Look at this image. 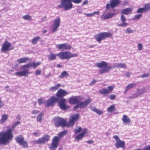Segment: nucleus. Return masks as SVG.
I'll return each instance as SVG.
<instances>
[{
    "mask_svg": "<svg viewBox=\"0 0 150 150\" xmlns=\"http://www.w3.org/2000/svg\"><path fill=\"white\" fill-rule=\"evenodd\" d=\"M66 99L64 98H62L59 102V106L62 110H66L69 108V106L66 105L65 104Z\"/></svg>",
    "mask_w": 150,
    "mask_h": 150,
    "instance_id": "2eb2a0df",
    "label": "nucleus"
},
{
    "mask_svg": "<svg viewBox=\"0 0 150 150\" xmlns=\"http://www.w3.org/2000/svg\"><path fill=\"white\" fill-rule=\"evenodd\" d=\"M38 102L39 105H42L44 103V100L41 98H39L38 100Z\"/></svg>",
    "mask_w": 150,
    "mask_h": 150,
    "instance_id": "864d4df0",
    "label": "nucleus"
},
{
    "mask_svg": "<svg viewBox=\"0 0 150 150\" xmlns=\"http://www.w3.org/2000/svg\"><path fill=\"white\" fill-rule=\"evenodd\" d=\"M143 8L146 12L149 11L150 10V4L149 3L145 4Z\"/></svg>",
    "mask_w": 150,
    "mask_h": 150,
    "instance_id": "f704fd0d",
    "label": "nucleus"
},
{
    "mask_svg": "<svg viewBox=\"0 0 150 150\" xmlns=\"http://www.w3.org/2000/svg\"><path fill=\"white\" fill-rule=\"evenodd\" d=\"M82 128L81 127H79L77 129L74 130V133L75 134H77L80 133L82 131Z\"/></svg>",
    "mask_w": 150,
    "mask_h": 150,
    "instance_id": "8fccbe9b",
    "label": "nucleus"
},
{
    "mask_svg": "<svg viewBox=\"0 0 150 150\" xmlns=\"http://www.w3.org/2000/svg\"><path fill=\"white\" fill-rule=\"evenodd\" d=\"M97 82V80H93L92 81H91L90 83V85L91 86H93Z\"/></svg>",
    "mask_w": 150,
    "mask_h": 150,
    "instance_id": "e2e57ef3",
    "label": "nucleus"
},
{
    "mask_svg": "<svg viewBox=\"0 0 150 150\" xmlns=\"http://www.w3.org/2000/svg\"><path fill=\"white\" fill-rule=\"evenodd\" d=\"M113 138L115 140L116 142L115 144V147L117 148H122L124 149L125 148V142L121 140L117 135H115Z\"/></svg>",
    "mask_w": 150,
    "mask_h": 150,
    "instance_id": "6e6552de",
    "label": "nucleus"
},
{
    "mask_svg": "<svg viewBox=\"0 0 150 150\" xmlns=\"http://www.w3.org/2000/svg\"><path fill=\"white\" fill-rule=\"evenodd\" d=\"M31 67H31V63H29L28 64H26L23 65L22 67V68L23 69H24L25 68H28Z\"/></svg>",
    "mask_w": 150,
    "mask_h": 150,
    "instance_id": "09e8293b",
    "label": "nucleus"
},
{
    "mask_svg": "<svg viewBox=\"0 0 150 150\" xmlns=\"http://www.w3.org/2000/svg\"><path fill=\"white\" fill-rule=\"evenodd\" d=\"M112 35V34L109 32H104L96 35L94 36V38L97 41L100 43L101 41L107 38H110Z\"/></svg>",
    "mask_w": 150,
    "mask_h": 150,
    "instance_id": "39448f33",
    "label": "nucleus"
},
{
    "mask_svg": "<svg viewBox=\"0 0 150 150\" xmlns=\"http://www.w3.org/2000/svg\"><path fill=\"white\" fill-rule=\"evenodd\" d=\"M39 112V111L36 110H33L31 112L32 114L34 115L37 114Z\"/></svg>",
    "mask_w": 150,
    "mask_h": 150,
    "instance_id": "052dcab7",
    "label": "nucleus"
},
{
    "mask_svg": "<svg viewBox=\"0 0 150 150\" xmlns=\"http://www.w3.org/2000/svg\"><path fill=\"white\" fill-rule=\"evenodd\" d=\"M143 150H150V146H148L144 147Z\"/></svg>",
    "mask_w": 150,
    "mask_h": 150,
    "instance_id": "338daca9",
    "label": "nucleus"
},
{
    "mask_svg": "<svg viewBox=\"0 0 150 150\" xmlns=\"http://www.w3.org/2000/svg\"><path fill=\"white\" fill-rule=\"evenodd\" d=\"M84 14L88 17H92L93 16V13H84Z\"/></svg>",
    "mask_w": 150,
    "mask_h": 150,
    "instance_id": "680f3d73",
    "label": "nucleus"
},
{
    "mask_svg": "<svg viewBox=\"0 0 150 150\" xmlns=\"http://www.w3.org/2000/svg\"><path fill=\"white\" fill-rule=\"evenodd\" d=\"M11 46V44L10 42L7 41H6L2 45V47L1 49V51L2 52L10 51L11 50L13 49V47L10 48Z\"/></svg>",
    "mask_w": 150,
    "mask_h": 150,
    "instance_id": "f8f14e48",
    "label": "nucleus"
},
{
    "mask_svg": "<svg viewBox=\"0 0 150 150\" xmlns=\"http://www.w3.org/2000/svg\"><path fill=\"white\" fill-rule=\"evenodd\" d=\"M79 116L78 114H74L70 117L69 121L67 122V127H72L75 122L79 119Z\"/></svg>",
    "mask_w": 150,
    "mask_h": 150,
    "instance_id": "1a4fd4ad",
    "label": "nucleus"
},
{
    "mask_svg": "<svg viewBox=\"0 0 150 150\" xmlns=\"http://www.w3.org/2000/svg\"><path fill=\"white\" fill-rule=\"evenodd\" d=\"M122 120L123 124L124 125H126L129 124L131 122V120L126 115H123L122 117Z\"/></svg>",
    "mask_w": 150,
    "mask_h": 150,
    "instance_id": "4be33fe9",
    "label": "nucleus"
},
{
    "mask_svg": "<svg viewBox=\"0 0 150 150\" xmlns=\"http://www.w3.org/2000/svg\"><path fill=\"white\" fill-rule=\"evenodd\" d=\"M115 68H126V65L125 63H115Z\"/></svg>",
    "mask_w": 150,
    "mask_h": 150,
    "instance_id": "c85d7f7f",
    "label": "nucleus"
},
{
    "mask_svg": "<svg viewBox=\"0 0 150 150\" xmlns=\"http://www.w3.org/2000/svg\"><path fill=\"white\" fill-rule=\"evenodd\" d=\"M132 11V9L130 8H128L122 9L121 11V13L128 15Z\"/></svg>",
    "mask_w": 150,
    "mask_h": 150,
    "instance_id": "393cba45",
    "label": "nucleus"
},
{
    "mask_svg": "<svg viewBox=\"0 0 150 150\" xmlns=\"http://www.w3.org/2000/svg\"><path fill=\"white\" fill-rule=\"evenodd\" d=\"M56 47L60 50H70L71 47L67 43H64L61 44H57L56 45Z\"/></svg>",
    "mask_w": 150,
    "mask_h": 150,
    "instance_id": "4468645a",
    "label": "nucleus"
},
{
    "mask_svg": "<svg viewBox=\"0 0 150 150\" xmlns=\"http://www.w3.org/2000/svg\"><path fill=\"white\" fill-rule=\"evenodd\" d=\"M58 101L57 98L54 96H52L47 101V103L46 106L49 107L51 106H52L54 104Z\"/></svg>",
    "mask_w": 150,
    "mask_h": 150,
    "instance_id": "f3484780",
    "label": "nucleus"
},
{
    "mask_svg": "<svg viewBox=\"0 0 150 150\" xmlns=\"http://www.w3.org/2000/svg\"><path fill=\"white\" fill-rule=\"evenodd\" d=\"M84 137V136L80 133L76 136V139L78 141H79L80 140L82 139Z\"/></svg>",
    "mask_w": 150,
    "mask_h": 150,
    "instance_id": "49530a36",
    "label": "nucleus"
},
{
    "mask_svg": "<svg viewBox=\"0 0 150 150\" xmlns=\"http://www.w3.org/2000/svg\"><path fill=\"white\" fill-rule=\"evenodd\" d=\"M24 139V138L22 135H20L16 137L15 140L19 144Z\"/></svg>",
    "mask_w": 150,
    "mask_h": 150,
    "instance_id": "c756f323",
    "label": "nucleus"
},
{
    "mask_svg": "<svg viewBox=\"0 0 150 150\" xmlns=\"http://www.w3.org/2000/svg\"><path fill=\"white\" fill-rule=\"evenodd\" d=\"M137 91L138 92V93L139 95L142 94L144 93L145 92V91L143 88L140 89H137Z\"/></svg>",
    "mask_w": 150,
    "mask_h": 150,
    "instance_id": "37998d69",
    "label": "nucleus"
},
{
    "mask_svg": "<svg viewBox=\"0 0 150 150\" xmlns=\"http://www.w3.org/2000/svg\"><path fill=\"white\" fill-rule=\"evenodd\" d=\"M67 132V130H64V131L59 132L58 134V136L59 137H62L66 134Z\"/></svg>",
    "mask_w": 150,
    "mask_h": 150,
    "instance_id": "a19ab883",
    "label": "nucleus"
},
{
    "mask_svg": "<svg viewBox=\"0 0 150 150\" xmlns=\"http://www.w3.org/2000/svg\"><path fill=\"white\" fill-rule=\"evenodd\" d=\"M57 54H55L53 53H50L47 55L48 59L49 60H53L56 59Z\"/></svg>",
    "mask_w": 150,
    "mask_h": 150,
    "instance_id": "bb28decb",
    "label": "nucleus"
},
{
    "mask_svg": "<svg viewBox=\"0 0 150 150\" xmlns=\"http://www.w3.org/2000/svg\"><path fill=\"white\" fill-rule=\"evenodd\" d=\"M116 98V96L114 94H112L109 97V98L111 100L115 99Z\"/></svg>",
    "mask_w": 150,
    "mask_h": 150,
    "instance_id": "13d9d810",
    "label": "nucleus"
},
{
    "mask_svg": "<svg viewBox=\"0 0 150 150\" xmlns=\"http://www.w3.org/2000/svg\"><path fill=\"white\" fill-rule=\"evenodd\" d=\"M41 64V63L39 62H38L36 63L34 62H31V67H32L34 69L36 68L38 66L40 65Z\"/></svg>",
    "mask_w": 150,
    "mask_h": 150,
    "instance_id": "72a5a7b5",
    "label": "nucleus"
},
{
    "mask_svg": "<svg viewBox=\"0 0 150 150\" xmlns=\"http://www.w3.org/2000/svg\"><path fill=\"white\" fill-rule=\"evenodd\" d=\"M22 18L25 20L28 21H30L32 20V17L29 15H26L23 16H22Z\"/></svg>",
    "mask_w": 150,
    "mask_h": 150,
    "instance_id": "e433bc0d",
    "label": "nucleus"
},
{
    "mask_svg": "<svg viewBox=\"0 0 150 150\" xmlns=\"http://www.w3.org/2000/svg\"><path fill=\"white\" fill-rule=\"evenodd\" d=\"M114 88V87L113 86H109L107 87V88L109 93L113 90Z\"/></svg>",
    "mask_w": 150,
    "mask_h": 150,
    "instance_id": "3c124183",
    "label": "nucleus"
},
{
    "mask_svg": "<svg viewBox=\"0 0 150 150\" xmlns=\"http://www.w3.org/2000/svg\"><path fill=\"white\" fill-rule=\"evenodd\" d=\"M80 96H73L70 97L69 99V102L71 104H75L78 103Z\"/></svg>",
    "mask_w": 150,
    "mask_h": 150,
    "instance_id": "6ab92c4d",
    "label": "nucleus"
},
{
    "mask_svg": "<svg viewBox=\"0 0 150 150\" xmlns=\"http://www.w3.org/2000/svg\"><path fill=\"white\" fill-rule=\"evenodd\" d=\"M60 86V84L57 83L54 86L51 87L49 89V91L50 92L54 91L57 90Z\"/></svg>",
    "mask_w": 150,
    "mask_h": 150,
    "instance_id": "7c9ffc66",
    "label": "nucleus"
},
{
    "mask_svg": "<svg viewBox=\"0 0 150 150\" xmlns=\"http://www.w3.org/2000/svg\"><path fill=\"white\" fill-rule=\"evenodd\" d=\"M59 138L57 136L54 137L52 140L51 145L49 147L50 150H56L58 146Z\"/></svg>",
    "mask_w": 150,
    "mask_h": 150,
    "instance_id": "9b49d317",
    "label": "nucleus"
},
{
    "mask_svg": "<svg viewBox=\"0 0 150 150\" xmlns=\"http://www.w3.org/2000/svg\"><path fill=\"white\" fill-rule=\"evenodd\" d=\"M134 30H132L130 28H128L125 29V33L129 34L130 33H133Z\"/></svg>",
    "mask_w": 150,
    "mask_h": 150,
    "instance_id": "79ce46f5",
    "label": "nucleus"
},
{
    "mask_svg": "<svg viewBox=\"0 0 150 150\" xmlns=\"http://www.w3.org/2000/svg\"><path fill=\"white\" fill-rule=\"evenodd\" d=\"M91 102V99L88 98L84 102L79 101L78 103L80 108H83L87 106Z\"/></svg>",
    "mask_w": 150,
    "mask_h": 150,
    "instance_id": "dca6fc26",
    "label": "nucleus"
},
{
    "mask_svg": "<svg viewBox=\"0 0 150 150\" xmlns=\"http://www.w3.org/2000/svg\"><path fill=\"white\" fill-rule=\"evenodd\" d=\"M19 144L22 146L23 148H26L28 147L27 142L24 140V139Z\"/></svg>",
    "mask_w": 150,
    "mask_h": 150,
    "instance_id": "c9c22d12",
    "label": "nucleus"
},
{
    "mask_svg": "<svg viewBox=\"0 0 150 150\" xmlns=\"http://www.w3.org/2000/svg\"><path fill=\"white\" fill-rule=\"evenodd\" d=\"M115 14V13H109L105 15H102L101 17V18L103 19H107L109 18H112Z\"/></svg>",
    "mask_w": 150,
    "mask_h": 150,
    "instance_id": "5701e85b",
    "label": "nucleus"
},
{
    "mask_svg": "<svg viewBox=\"0 0 150 150\" xmlns=\"http://www.w3.org/2000/svg\"><path fill=\"white\" fill-rule=\"evenodd\" d=\"M88 1L87 0H85V1H84L82 3L81 6L87 5L88 4Z\"/></svg>",
    "mask_w": 150,
    "mask_h": 150,
    "instance_id": "69168bd1",
    "label": "nucleus"
},
{
    "mask_svg": "<svg viewBox=\"0 0 150 150\" xmlns=\"http://www.w3.org/2000/svg\"><path fill=\"white\" fill-rule=\"evenodd\" d=\"M137 85L136 83H131L128 85L126 87L125 91L124 92V93L126 94L128 91V90L130 89L133 88L135 87Z\"/></svg>",
    "mask_w": 150,
    "mask_h": 150,
    "instance_id": "b1692460",
    "label": "nucleus"
},
{
    "mask_svg": "<svg viewBox=\"0 0 150 150\" xmlns=\"http://www.w3.org/2000/svg\"><path fill=\"white\" fill-rule=\"evenodd\" d=\"M149 76V73H144L143 74L140 75V77L143 78H147Z\"/></svg>",
    "mask_w": 150,
    "mask_h": 150,
    "instance_id": "5fc2aeb1",
    "label": "nucleus"
},
{
    "mask_svg": "<svg viewBox=\"0 0 150 150\" xmlns=\"http://www.w3.org/2000/svg\"><path fill=\"white\" fill-rule=\"evenodd\" d=\"M60 19L58 18L54 20V24L51 28L52 33L56 32L60 25Z\"/></svg>",
    "mask_w": 150,
    "mask_h": 150,
    "instance_id": "9d476101",
    "label": "nucleus"
},
{
    "mask_svg": "<svg viewBox=\"0 0 150 150\" xmlns=\"http://www.w3.org/2000/svg\"><path fill=\"white\" fill-rule=\"evenodd\" d=\"M99 93L103 94H107L109 93L108 91L107 88H102L99 90Z\"/></svg>",
    "mask_w": 150,
    "mask_h": 150,
    "instance_id": "473e14b6",
    "label": "nucleus"
},
{
    "mask_svg": "<svg viewBox=\"0 0 150 150\" xmlns=\"http://www.w3.org/2000/svg\"><path fill=\"white\" fill-rule=\"evenodd\" d=\"M137 12L138 13H146L143 8H139L137 10Z\"/></svg>",
    "mask_w": 150,
    "mask_h": 150,
    "instance_id": "de8ad7c7",
    "label": "nucleus"
},
{
    "mask_svg": "<svg viewBox=\"0 0 150 150\" xmlns=\"http://www.w3.org/2000/svg\"><path fill=\"white\" fill-rule=\"evenodd\" d=\"M28 57H24L23 58H20L17 59V61L19 64L26 63L28 60Z\"/></svg>",
    "mask_w": 150,
    "mask_h": 150,
    "instance_id": "cd10ccee",
    "label": "nucleus"
},
{
    "mask_svg": "<svg viewBox=\"0 0 150 150\" xmlns=\"http://www.w3.org/2000/svg\"><path fill=\"white\" fill-rule=\"evenodd\" d=\"M120 0H110V3H107L106 5V8L107 10H108L110 7L113 8L120 3Z\"/></svg>",
    "mask_w": 150,
    "mask_h": 150,
    "instance_id": "ddd939ff",
    "label": "nucleus"
},
{
    "mask_svg": "<svg viewBox=\"0 0 150 150\" xmlns=\"http://www.w3.org/2000/svg\"><path fill=\"white\" fill-rule=\"evenodd\" d=\"M81 1L82 0H61V4L58 5L57 7L60 8H64L65 11H67L73 7V5L71 2L79 4Z\"/></svg>",
    "mask_w": 150,
    "mask_h": 150,
    "instance_id": "f03ea898",
    "label": "nucleus"
},
{
    "mask_svg": "<svg viewBox=\"0 0 150 150\" xmlns=\"http://www.w3.org/2000/svg\"><path fill=\"white\" fill-rule=\"evenodd\" d=\"M138 50H141L143 48V46L142 44L139 43L137 45Z\"/></svg>",
    "mask_w": 150,
    "mask_h": 150,
    "instance_id": "603ef678",
    "label": "nucleus"
},
{
    "mask_svg": "<svg viewBox=\"0 0 150 150\" xmlns=\"http://www.w3.org/2000/svg\"><path fill=\"white\" fill-rule=\"evenodd\" d=\"M50 136L49 135L45 134L43 135L42 137L36 140H33V142L35 144H43L47 142L49 140Z\"/></svg>",
    "mask_w": 150,
    "mask_h": 150,
    "instance_id": "0eeeda50",
    "label": "nucleus"
},
{
    "mask_svg": "<svg viewBox=\"0 0 150 150\" xmlns=\"http://www.w3.org/2000/svg\"><path fill=\"white\" fill-rule=\"evenodd\" d=\"M40 39V37H37L33 38L32 40V42L33 44H35L37 43L38 40Z\"/></svg>",
    "mask_w": 150,
    "mask_h": 150,
    "instance_id": "4c0bfd02",
    "label": "nucleus"
},
{
    "mask_svg": "<svg viewBox=\"0 0 150 150\" xmlns=\"http://www.w3.org/2000/svg\"><path fill=\"white\" fill-rule=\"evenodd\" d=\"M69 93L64 90L60 89L58 90L56 93V96L58 98H62L67 95Z\"/></svg>",
    "mask_w": 150,
    "mask_h": 150,
    "instance_id": "a211bd4d",
    "label": "nucleus"
},
{
    "mask_svg": "<svg viewBox=\"0 0 150 150\" xmlns=\"http://www.w3.org/2000/svg\"><path fill=\"white\" fill-rule=\"evenodd\" d=\"M28 70L25 69L24 71L16 72L15 74L19 76H27L28 75Z\"/></svg>",
    "mask_w": 150,
    "mask_h": 150,
    "instance_id": "aec40b11",
    "label": "nucleus"
},
{
    "mask_svg": "<svg viewBox=\"0 0 150 150\" xmlns=\"http://www.w3.org/2000/svg\"><path fill=\"white\" fill-rule=\"evenodd\" d=\"M20 123V121H18L15 122L13 126L10 129H8L6 132H2L0 133V144H5L12 139L13 137L12 130Z\"/></svg>",
    "mask_w": 150,
    "mask_h": 150,
    "instance_id": "f257e3e1",
    "label": "nucleus"
},
{
    "mask_svg": "<svg viewBox=\"0 0 150 150\" xmlns=\"http://www.w3.org/2000/svg\"><path fill=\"white\" fill-rule=\"evenodd\" d=\"M88 130L87 129H84L81 133L84 137L85 134L88 132Z\"/></svg>",
    "mask_w": 150,
    "mask_h": 150,
    "instance_id": "6e6d98bb",
    "label": "nucleus"
},
{
    "mask_svg": "<svg viewBox=\"0 0 150 150\" xmlns=\"http://www.w3.org/2000/svg\"><path fill=\"white\" fill-rule=\"evenodd\" d=\"M115 110V108L114 105H112L109 107L107 109V111L109 113H112Z\"/></svg>",
    "mask_w": 150,
    "mask_h": 150,
    "instance_id": "2f4dec72",
    "label": "nucleus"
},
{
    "mask_svg": "<svg viewBox=\"0 0 150 150\" xmlns=\"http://www.w3.org/2000/svg\"><path fill=\"white\" fill-rule=\"evenodd\" d=\"M42 115L43 113H41L38 115L37 118V121L39 122H41L42 121Z\"/></svg>",
    "mask_w": 150,
    "mask_h": 150,
    "instance_id": "a18cd8bd",
    "label": "nucleus"
},
{
    "mask_svg": "<svg viewBox=\"0 0 150 150\" xmlns=\"http://www.w3.org/2000/svg\"><path fill=\"white\" fill-rule=\"evenodd\" d=\"M78 54L75 53L72 54L68 51L61 52L57 54V56L61 59H68L73 57H77Z\"/></svg>",
    "mask_w": 150,
    "mask_h": 150,
    "instance_id": "20e7f679",
    "label": "nucleus"
},
{
    "mask_svg": "<svg viewBox=\"0 0 150 150\" xmlns=\"http://www.w3.org/2000/svg\"><path fill=\"white\" fill-rule=\"evenodd\" d=\"M95 65L98 68H103L99 71L100 74L108 72L110 69L115 68V63L113 64L112 66H108V63L104 61H102L100 63H96Z\"/></svg>",
    "mask_w": 150,
    "mask_h": 150,
    "instance_id": "7ed1b4c3",
    "label": "nucleus"
},
{
    "mask_svg": "<svg viewBox=\"0 0 150 150\" xmlns=\"http://www.w3.org/2000/svg\"><path fill=\"white\" fill-rule=\"evenodd\" d=\"M8 115L6 114L2 115L1 116V118L0 121L1 124H3L8 119Z\"/></svg>",
    "mask_w": 150,
    "mask_h": 150,
    "instance_id": "a878e982",
    "label": "nucleus"
},
{
    "mask_svg": "<svg viewBox=\"0 0 150 150\" xmlns=\"http://www.w3.org/2000/svg\"><path fill=\"white\" fill-rule=\"evenodd\" d=\"M54 125L56 127H57L60 126L64 127L65 126L67 127V122H66V120L62 118L59 117H55Z\"/></svg>",
    "mask_w": 150,
    "mask_h": 150,
    "instance_id": "423d86ee",
    "label": "nucleus"
},
{
    "mask_svg": "<svg viewBox=\"0 0 150 150\" xmlns=\"http://www.w3.org/2000/svg\"><path fill=\"white\" fill-rule=\"evenodd\" d=\"M90 109L92 110L93 111L95 112L96 111V110L97 109V108H96V107H93V106L90 107Z\"/></svg>",
    "mask_w": 150,
    "mask_h": 150,
    "instance_id": "0e129e2a",
    "label": "nucleus"
},
{
    "mask_svg": "<svg viewBox=\"0 0 150 150\" xmlns=\"http://www.w3.org/2000/svg\"><path fill=\"white\" fill-rule=\"evenodd\" d=\"M125 75L127 77H129L130 76V74L129 72H126L125 74Z\"/></svg>",
    "mask_w": 150,
    "mask_h": 150,
    "instance_id": "774afa93",
    "label": "nucleus"
},
{
    "mask_svg": "<svg viewBox=\"0 0 150 150\" xmlns=\"http://www.w3.org/2000/svg\"><path fill=\"white\" fill-rule=\"evenodd\" d=\"M95 112L98 115H101L103 114V112L101 110L97 109Z\"/></svg>",
    "mask_w": 150,
    "mask_h": 150,
    "instance_id": "4d7b16f0",
    "label": "nucleus"
},
{
    "mask_svg": "<svg viewBox=\"0 0 150 150\" xmlns=\"http://www.w3.org/2000/svg\"><path fill=\"white\" fill-rule=\"evenodd\" d=\"M142 16V14H139L138 15H136L132 19L134 21H137L139 20Z\"/></svg>",
    "mask_w": 150,
    "mask_h": 150,
    "instance_id": "ea45409f",
    "label": "nucleus"
},
{
    "mask_svg": "<svg viewBox=\"0 0 150 150\" xmlns=\"http://www.w3.org/2000/svg\"><path fill=\"white\" fill-rule=\"evenodd\" d=\"M139 95L138 93H134L132 96H129L128 98L131 99H134L137 97Z\"/></svg>",
    "mask_w": 150,
    "mask_h": 150,
    "instance_id": "c03bdc74",
    "label": "nucleus"
},
{
    "mask_svg": "<svg viewBox=\"0 0 150 150\" xmlns=\"http://www.w3.org/2000/svg\"><path fill=\"white\" fill-rule=\"evenodd\" d=\"M69 76V74L66 71H64L61 73L59 77L61 78H63L65 77Z\"/></svg>",
    "mask_w": 150,
    "mask_h": 150,
    "instance_id": "58836bf2",
    "label": "nucleus"
},
{
    "mask_svg": "<svg viewBox=\"0 0 150 150\" xmlns=\"http://www.w3.org/2000/svg\"><path fill=\"white\" fill-rule=\"evenodd\" d=\"M41 70H37L36 71L35 74V75L37 76L38 75H40L41 74Z\"/></svg>",
    "mask_w": 150,
    "mask_h": 150,
    "instance_id": "bf43d9fd",
    "label": "nucleus"
},
{
    "mask_svg": "<svg viewBox=\"0 0 150 150\" xmlns=\"http://www.w3.org/2000/svg\"><path fill=\"white\" fill-rule=\"evenodd\" d=\"M120 20L122 23L117 25V26L119 27H125L128 25V23L125 22L126 18L124 15H122L121 16Z\"/></svg>",
    "mask_w": 150,
    "mask_h": 150,
    "instance_id": "412c9836",
    "label": "nucleus"
}]
</instances>
